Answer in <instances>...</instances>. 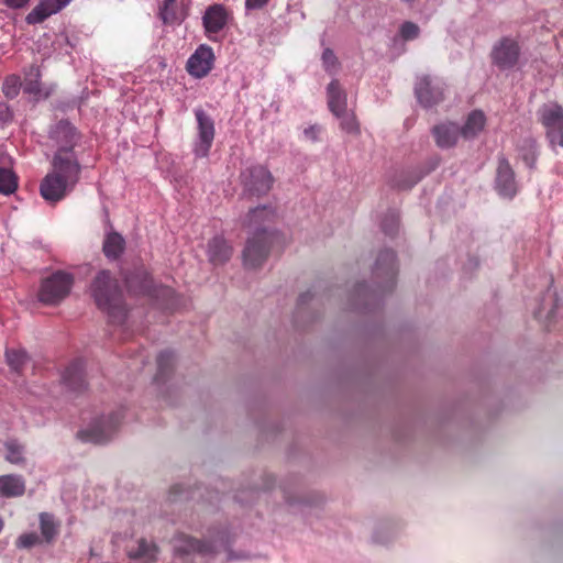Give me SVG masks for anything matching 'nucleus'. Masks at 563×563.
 <instances>
[{
	"mask_svg": "<svg viewBox=\"0 0 563 563\" xmlns=\"http://www.w3.org/2000/svg\"><path fill=\"white\" fill-rule=\"evenodd\" d=\"M276 212L271 206L256 207L247 213L245 225L253 230L243 251V262L247 268H257L267 260L275 234L266 224L275 220Z\"/></svg>",
	"mask_w": 563,
	"mask_h": 563,
	"instance_id": "obj_1",
	"label": "nucleus"
},
{
	"mask_svg": "<svg viewBox=\"0 0 563 563\" xmlns=\"http://www.w3.org/2000/svg\"><path fill=\"white\" fill-rule=\"evenodd\" d=\"M90 292L97 307L106 312L112 323L121 324L128 316L122 290L118 280L109 271L99 272L91 285Z\"/></svg>",
	"mask_w": 563,
	"mask_h": 563,
	"instance_id": "obj_2",
	"label": "nucleus"
},
{
	"mask_svg": "<svg viewBox=\"0 0 563 563\" xmlns=\"http://www.w3.org/2000/svg\"><path fill=\"white\" fill-rule=\"evenodd\" d=\"M73 285L74 276L70 273L57 271L42 280L38 300L47 306H57L70 294Z\"/></svg>",
	"mask_w": 563,
	"mask_h": 563,
	"instance_id": "obj_3",
	"label": "nucleus"
},
{
	"mask_svg": "<svg viewBox=\"0 0 563 563\" xmlns=\"http://www.w3.org/2000/svg\"><path fill=\"white\" fill-rule=\"evenodd\" d=\"M538 121L552 146L563 137V107L555 101L543 103L537 111Z\"/></svg>",
	"mask_w": 563,
	"mask_h": 563,
	"instance_id": "obj_4",
	"label": "nucleus"
},
{
	"mask_svg": "<svg viewBox=\"0 0 563 563\" xmlns=\"http://www.w3.org/2000/svg\"><path fill=\"white\" fill-rule=\"evenodd\" d=\"M521 55V47L517 38L511 36L500 37L492 47V63L501 70L517 66Z\"/></svg>",
	"mask_w": 563,
	"mask_h": 563,
	"instance_id": "obj_5",
	"label": "nucleus"
},
{
	"mask_svg": "<svg viewBox=\"0 0 563 563\" xmlns=\"http://www.w3.org/2000/svg\"><path fill=\"white\" fill-rule=\"evenodd\" d=\"M122 418L123 416L121 413H113L108 418H101L95 421L89 428L80 430L77 437L84 442L103 444L117 432Z\"/></svg>",
	"mask_w": 563,
	"mask_h": 563,
	"instance_id": "obj_6",
	"label": "nucleus"
},
{
	"mask_svg": "<svg viewBox=\"0 0 563 563\" xmlns=\"http://www.w3.org/2000/svg\"><path fill=\"white\" fill-rule=\"evenodd\" d=\"M51 173L76 186L80 178L81 166L75 152L66 147L57 148L52 161Z\"/></svg>",
	"mask_w": 563,
	"mask_h": 563,
	"instance_id": "obj_7",
	"label": "nucleus"
},
{
	"mask_svg": "<svg viewBox=\"0 0 563 563\" xmlns=\"http://www.w3.org/2000/svg\"><path fill=\"white\" fill-rule=\"evenodd\" d=\"M241 178L244 191L255 197L266 195L274 183L271 172L261 165L249 167L241 174Z\"/></svg>",
	"mask_w": 563,
	"mask_h": 563,
	"instance_id": "obj_8",
	"label": "nucleus"
},
{
	"mask_svg": "<svg viewBox=\"0 0 563 563\" xmlns=\"http://www.w3.org/2000/svg\"><path fill=\"white\" fill-rule=\"evenodd\" d=\"M195 117L197 120V140L194 144V153L197 157H207L214 140V122L201 108L195 110Z\"/></svg>",
	"mask_w": 563,
	"mask_h": 563,
	"instance_id": "obj_9",
	"label": "nucleus"
},
{
	"mask_svg": "<svg viewBox=\"0 0 563 563\" xmlns=\"http://www.w3.org/2000/svg\"><path fill=\"white\" fill-rule=\"evenodd\" d=\"M74 185L65 180L64 178L48 173L40 185V192L44 200L56 203L63 200L69 191L74 189Z\"/></svg>",
	"mask_w": 563,
	"mask_h": 563,
	"instance_id": "obj_10",
	"label": "nucleus"
},
{
	"mask_svg": "<svg viewBox=\"0 0 563 563\" xmlns=\"http://www.w3.org/2000/svg\"><path fill=\"white\" fill-rule=\"evenodd\" d=\"M213 62L214 54L212 48L202 44L188 58L186 69L191 76L203 78L211 71Z\"/></svg>",
	"mask_w": 563,
	"mask_h": 563,
	"instance_id": "obj_11",
	"label": "nucleus"
},
{
	"mask_svg": "<svg viewBox=\"0 0 563 563\" xmlns=\"http://www.w3.org/2000/svg\"><path fill=\"white\" fill-rule=\"evenodd\" d=\"M70 0H40L26 14L25 22L30 25L40 24L53 14L58 13Z\"/></svg>",
	"mask_w": 563,
	"mask_h": 563,
	"instance_id": "obj_12",
	"label": "nucleus"
},
{
	"mask_svg": "<svg viewBox=\"0 0 563 563\" xmlns=\"http://www.w3.org/2000/svg\"><path fill=\"white\" fill-rule=\"evenodd\" d=\"M49 139L55 142L58 148H70L78 143L80 135L76 128L66 120L57 122L49 131Z\"/></svg>",
	"mask_w": 563,
	"mask_h": 563,
	"instance_id": "obj_13",
	"label": "nucleus"
},
{
	"mask_svg": "<svg viewBox=\"0 0 563 563\" xmlns=\"http://www.w3.org/2000/svg\"><path fill=\"white\" fill-rule=\"evenodd\" d=\"M415 93L420 104L424 108L433 107L444 98L443 88L433 86L428 76L419 78L415 87Z\"/></svg>",
	"mask_w": 563,
	"mask_h": 563,
	"instance_id": "obj_14",
	"label": "nucleus"
},
{
	"mask_svg": "<svg viewBox=\"0 0 563 563\" xmlns=\"http://www.w3.org/2000/svg\"><path fill=\"white\" fill-rule=\"evenodd\" d=\"M496 187L498 192L507 198L517 194L515 173L506 158H500L497 168Z\"/></svg>",
	"mask_w": 563,
	"mask_h": 563,
	"instance_id": "obj_15",
	"label": "nucleus"
},
{
	"mask_svg": "<svg viewBox=\"0 0 563 563\" xmlns=\"http://www.w3.org/2000/svg\"><path fill=\"white\" fill-rule=\"evenodd\" d=\"M396 274L397 265L395 252L393 250L382 251L376 258L374 275L377 277L384 276L388 288L391 289L395 285Z\"/></svg>",
	"mask_w": 563,
	"mask_h": 563,
	"instance_id": "obj_16",
	"label": "nucleus"
},
{
	"mask_svg": "<svg viewBox=\"0 0 563 563\" xmlns=\"http://www.w3.org/2000/svg\"><path fill=\"white\" fill-rule=\"evenodd\" d=\"M158 547L144 538L137 540L135 547L126 549V555L130 560L139 563H154L157 560Z\"/></svg>",
	"mask_w": 563,
	"mask_h": 563,
	"instance_id": "obj_17",
	"label": "nucleus"
},
{
	"mask_svg": "<svg viewBox=\"0 0 563 563\" xmlns=\"http://www.w3.org/2000/svg\"><path fill=\"white\" fill-rule=\"evenodd\" d=\"M208 34L220 32L228 22V12L222 4L210 5L202 18Z\"/></svg>",
	"mask_w": 563,
	"mask_h": 563,
	"instance_id": "obj_18",
	"label": "nucleus"
},
{
	"mask_svg": "<svg viewBox=\"0 0 563 563\" xmlns=\"http://www.w3.org/2000/svg\"><path fill=\"white\" fill-rule=\"evenodd\" d=\"M126 285L129 289L150 297H155L158 291L152 276L143 269L129 276L126 278Z\"/></svg>",
	"mask_w": 563,
	"mask_h": 563,
	"instance_id": "obj_19",
	"label": "nucleus"
},
{
	"mask_svg": "<svg viewBox=\"0 0 563 563\" xmlns=\"http://www.w3.org/2000/svg\"><path fill=\"white\" fill-rule=\"evenodd\" d=\"M63 383L70 389L79 391L85 388L84 363L80 360L70 363L62 375Z\"/></svg>",
	"mask_w": 563,
	"mask_h": 563,
	"instance_id": "obj_20",
	"label": "nucleus"
},
{
	"mask_svg": "<svg viewBox=\"0 0 563 563\" xmlns=\"http://www.w3.org/2000/svg\"><path fill=\"white\" fill-rule=\"evenodd\" d=\"M328 107L333 115H341L346 109V93L339 80H332L328 86Z\"/></svg>",
	"mask_w": 563,
	"mask_h": 563,
	"instance_id": "obj_21",
	"label": "nucleus"
},
{
	"mask_svg": "<svg viewBox=\"0 0 563 563\" xmlns=\"http://www.w3.org/2000/svg\"><path fill=\"white\" fill-rule=\"evenodd\" d=\"M25 493V481L21 475H1L0 476V496L13 498L22 496Z\"/></svg>",
	"mask_w": 563,
	"mask_h": 563,
	"instance_id": "obj_22",
	"label": "nucleus"
},
{
	"mask_svg": "<svg viewBox=\"0 0 563 563\" xmlns=\"http://www.w3.org/2000/svg\"><path fill=\"white\" fill-rule=\"evenodd\" d=\"M209 261L214 265L224 264L232 256V247L223 238H213L208 245Z\"/></svg>",
	"mask_w": 563,
	"mask_h": 563,
	"instance_id": "obj_23",
	"label": "nucleus"
},
{
	"mask_svg": "<svg viewBox=\"0 0 563 563\" xmlns=\"http://www.w3.org/2000/svg\"><path fill=\"white\" fill-rule=\"evenodd\" d=\"M460 134V128L455 123H443L433 128V135L438 146L440 147L453 146Z\"/></svg>",
	"mask_w": 563,
	"mask_h": 563,
	"instance_id": "obj_24",
	"label": "nucleus"
},
{
	"mask_svg": "<svg viewBox=\"0 0 563 563\" xmlns=\"http://www.w3.org/2000/svg\"><path fill=\"white\" fill-rule=\"evenodd\" d=\"M187 13L177 4V0H164L158 8V18L164 24H179Z\"/></svg>",
	"mask_w": 563,
	"mask_h": 563,
	"instance_id": "obj_25",
	"label": "nucleus"
},
{
	"mask_svg": "<svg viewBox=\"0 0 563 563\" xmlns=\"http://www.w3.org/2000/svg\"><path fill=\"white\" fill-rule=\"evenodd\" d=\"M41 70L40 67L35 64L30 65L24 70V80H23V91L33 96H41Z\"/></svg>",
	"mask_w": 563,
	"mask_h": 563,
	"instance_id": "obj_26",
	"label": "nucleus"
},
{
	"mask_svg": "<svg viewBox=\"0 0 563 563\" xmlns=\"http://www.w3.org/2000/svg\"><path fill=\"white\" fill-rule=\"evenodd\" d=\"M125 249V240L118 232L109 233L103 241V253L109 260H117Z\"/></svg>",
	"mask_w": 563,
	"mask_h": 563,
	"instance_id": "obj_27",
	"label": "nucleus"
},
{
	"mask_svg": "<svg viewBox=\"0 0 563 563\" xmlns=\"http://www.w3.org/2000/svg\"><path fill=\"white\" fill-rule=\"evenodd\" d=\"M486 118L482 111L475 110L471 112L464 126L460 130L461 134L466 137H474L485 126Z\"/></svg>",
	"mask_w": 563,
	"mask_h": 563,
	"instance_id": "obj_28",
	"label": "nucleus"
},
{
	"mask_svg": "<svg viewBox=\"0 0 563 563\" xmlns=\"http://www.w3.org/2000/svg\"><path fill=\"white\" fill-rule=\"evenodd\" d=\"M7 462L15 465L25 464V446L16 439H9L4 442Z\"/></svg>",
	"mask_w": 563,
	"mask_h": 563,
	"instance_id": "obj_29",
	"label": "nucleus"
},
{
	"mask_svg": "<svg viewBox=\"0 0 563 563\" xmlns=\"http://www.w3.org/2000/svg\"><path fill=\"white\" fill-rule=\"evenodd\" d=\"M41 534L46 543H52L58 534V525L54 520V516L48 512L40 515Z\"/></svg>",
	"mask_w": 563,
	"mask_h": 563,
	"instance_id": "obj_30",
	"label": "nucleus"
},
{
	"mask_svg": "<svg viewBox=\"0 0 563 563\" xmlns=\"http://www.w3.org/2000/svg\"><path fill=\"white\" fill-rule=\"evenodd\" d=\"M174 367V354L169 351H164L157 356V373L155 375L156 382H163L172 373Z\"/></svg>",
	"mask_w": 563,
	"mask_h": 563,
	"instance_id": "obj_31",
	"label": "nucleus"
},
{
	"mask_svg": "<svg viewBox=\"0 0 563 563\" xmlns=\"http://www.w3.org/2000/svg\"><path fill=\"white\" fill-rule=\"evenodd\" d=\"M5 358L10 368L16 373H22L29 362V355L23 350H7Z\"/></svg>",
	"mask_w": 563,
	"mask_h": 563,
	"instance_id": "obj_32",
	"label": "nucleus"
},
{
	"mask_svg": "<svg viewBox=\"0 0 563 563\" xmlns=\"http://www.w3.org/2000/svg\"><path fill=\"white\" fill-rule=\"evenodd\" d=\"M18 187L15 174L8 168H0V192L12 194Z\"/></svg>",
	"mask_w": 563,
	"mask_h": 563,
	"instance_id": "obj_33",
	"label": "nucleus"
},
{
	"mask_svg": "<svg viewBox=\"0 0 563 563\" xmlns=\"http://www.w3.org/2000/svg\"><path fill=\"white\" fill-rule=\"evenodd\" d=\"M335 117L340 120V126L344 132L353 135L360 133V124L353 112L345 110L341 115Z\"/></svg>",
	"mask_w": 563,
	"mask_h": 563,
	"instance_id": "obj_34",
	"label": "nucleus"
},
{
	"mask_svg": "<svg viewBox=\"0 0 563 563\" xmlns=\"http://www.w3.org/2000/svg\"><path fill=\"white\" fill-rule=\"evenodd\" d=\"M21 88H23V84L20 77L16 75L8 76L2 85V91L9 99L15 98L19 95Z\"/></svg>",
	"mask_w": 563,
	"mask_h": 563,
	"instance_id": "obj_35",
	"label": "nucleus"
},
{
	"mask_svg": "<svg viewBox=\"0 0 563 563\" xmlns=\"http://www.w3.org/2000/svg\"><path fill=\"white\" fill-rule=\"evenodd\" d=\"M180 550L185 553L198 552L206 554L211 551V545L205 541L187 537L186 545Z\"/></svg>",
	"mask_w": 563,
	"mask_h": 563,
	"instance_id": "obj_36",
	"label": "nucleus"
},
{
	"mask_svg": "<svg viewBox=\"0 0 563 563\" xmlns=\"http://www.w3.org/2000/svg\"><path fill=\"white\" fill-rule=\"evenodd\" d=\"M399 34L404 41H412L420 35V27L411 21H406L400 25Z\"/></svg>",
	"mask_w": 563,
	"mask_h": 563,
	"instance_id": "obj_37",
	"label": "nucleus"
},
{
	"mask_svg": "<svg viewBox=\"0 0 563 563\" xmlns=\"http://www.w3.org/2000/svg\"><path fill=\"white\" fill-rule=\"evenodd\" d=\"M42 542L41 538L35 532H29L21 534L16 541L15 547L18 549H31L32 547L40 544Z\"/></svg>",
	"mask_w": 563,
	"mask_h": 563,
	"instance_id": "obj_38",
	"label": "nucleus"
},
{
	"mask_svg": "<svg viewBox=\"0 0 563 563\" xmlns=\"http://www.w3.org/2000/svg\"><path fill=\"white\" fill-rule=\"evenodd\" d=\"M322 64L328 73H333L338 67V58L331 48H325L322 53Z\"/></svg>",
	"mask_w": 563,
	"mask_h": 563,
	"instance_id": "obj_39",
	"label": "nucleus"
},
{
	"mask_svg": "<svg viewBox=\"0 0 563 563\" xmlns=\"http://www.w3.org/2000/svg\"><path fill=\"white\" fill-rule=\"evenodd\" d=\"M382 228L387 235L393 236L398 231V219L391 216L389 219L383 221Z\"/></svg>",
	"mask_w": 563,
	"mask_h": 563,
	"instance_id": "obj_40",
	"label": "nucleus"
},
{
	"mask_svg": "<svg viewBox=\"0 0 563 563\" xmlns=\"http://www.w3.org/2000/svg\"><path fill=\"white\" fill-rule=\"evenodd\" d=\"M31 0H0V3L12 10L25 9Z\"/></svg>",
	"mask_w": 563,
	"mask_h": 563,
	"instance_id": "obj_41",
	"label": "nucleus"
},
{
	"mask_svg": "<svg viewBox=\"0 0 563 563\" xmlns=\"http://www.w3.org/2000/svg\"><path fill=\"white\" fill-rule=\"evenodd\" d=\"M320 132L321 128L319 125H310L303 130L305 136L312 142L318 141Z\"/></svg>",
	"mask_w": 563,
	"mask_h": 563,
	"instance_id": "obj_42",
	"label": "nucleus"
},
{
	"mask_svg": "<svg viewBox=\"0 0 563 563\" xmlns=\"http://www.w3.org/2000/svg\"><path fill=\"white\" fill-rule=\"evenodd\" d=\"M11 111L8 104L4 102H0V125L9 122L11 120Z\"/></svg>",
	"mask_w": 563,
	"mask_h": 563,
	"instance_id": "obj_43",
	"label": "nucleus"
},
{
	"mask_svg": "<svg viewBox=\"0 0 563 563\" xmlns=\"http://www.w3.org/2000/svg\"><path fill=\"white\" fill-rule=\"evenodd\" d=\"M269 0H245V8L247 10H256L264 8Z\"/></svg>",
	"mask_w": 563,
	"mask_h": 563,
	"instance_id": "obj_44",
	"label": "nucleus"
},
{
	"mask_svg": "<svg viewBox=\"0 0 563 563\" xmlns=\"http://www.w3.org/2000/svg\"><path fill=\"white\" fill-rule=\"evenodd\" d=\"M312 298V294L310 291H306L303 294H301L299 296V299H298V308H301L302 306H305L306 303H308V301Z\"/></svg>",
	"mask_w": 563,
	"mask_h": 563,
	"instance_id": "obj_45",
	"label": "nucleus"
},
{
	"mask_svg": "<svg viewBox=\"0 0 563 563\" xmlns=\"http://www.w3.org/2000/svg\"><path fill=\"white\" fill-rule=\"evenodd\" d=\"M523 159H525V162L527 163V165H528L530 168H532V167H533V165H534V163H536V155H534V154H532L531 156L526 155V156L523 157Z\"/></svg>",
	"mask_w": 563,
	"mask_h": 563,
	"instance_id": "obj_46",
	"label": "nucleus"
},
{
	"mask_svg": "<svg viewBox=\"0 0 563 563\" xmlns=\"http://www.w3.org/2000/svg\"><path fill=\"white\" fill-rule=\"evenodd\" d=\"M415 183L416 181H412V183H410L408 185L399 186V188H401V189H409V188H411L413 186Z\"/></svg>",
	"mask_w": 563,
	"mask_h": 563,
	"instance_id": "obj_47",
	"label": "nucleus"
},
{
	"mask_svg": "<svg viewBox=\"0 0 563 563\" xmlns=\"http://www.w3.org/2000/svg\"><path fill=\"white\" fill-rule=\"evenodd\" d=\"M159 291H162L164 295H167L170 292V289L169 288H162L159 289Z\"/></svg>",
	"mask_w": 563,
	"mask_h": 563,
	"instance_id": "obj_48",
	"label": "nucleus"
},
{
	"mask_svg": "<svg viewBox=\"0 0 563 563\" xmlns=\"http://www.w3.org/2000/svg\"><path fill=\"white\" fill-rule=\"evenodd\" d=\"M3 527H4V522H3V520L0 518V532L2 531Z\"/></svg>",
	"mask_w": 563,
	"mask_h": 563,
	"instance_id": "obj_49",
	"label": "nucleus"
},
{
	"mask_svg": "<svg viewBox=\"0 0 563 563\" xmlns=\"http://www.w3.org/2000/svg\"><path fill=\"white\" fill-rule=\"evenodd\" d=\"M404 2H407V3H412L415 0H402Z\"/></svg>",
	"mask_w": 563,
	"mask_h": 563,
	"instance_id": "obj_50",
	"label": "nucleus"
},
{
	"mask_svg": "<svg viewBox=\"0 0 563 563\" xmlns=\"http://www.w3.org/2000/svg\"><path fill=\"white\" fill-rule=\"evenodd\" d=\"M172 490L176 492L177 490V486H173Z\"/></svg>",
	"mask_w": 563,
	"mask_h": 563,
	"instance_id": "obj_51",
	"label": "nucleus"
}]
</instances>
